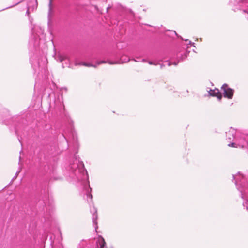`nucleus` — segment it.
<instances>
[{
    "instance_id": "393cba45",
    "label": "nucleus",
    "mask_w": 248,
    "mask_h": 248,
    "mask_svg": "<svg viewBox=\"0 0 248 248\" xmlns=\"http://www.w3.org/2000/svg\"><path fill=\"white\" fill-rule=\"evenodd\" d=\"M54 150H56V148L55 146L54 147V149H53Z\"/></svg>"
},
{
    "instance_id": "ddd939ff",
    "label": "nucleus",
    "mask_w": 248,
    "mask_h": 248,
    "mask_svg": "<svg viewBox=\"0 0 248 248\" xmlns=\"http://www.w3.org/2000/svg\"><path fill=\"white\" fill-rule=\"evenodd\" d=\"M5 117H6L5 119L2 115H0V121L2 124H4L6 125L9 124V119H10V116L9 115L8 112L5 113Z\"/></svg>"
},
{
    "instance_id": "4468645a",
    "label": "nucleus",
    "mask_w": 248,
    "mask_h": 248,
    "mask_svg": "<svg viewBox=\"0 0 248 248\" xmlns=\"http://www.w3.org/2000/svg\"><path fill=\"white\" fill-rule=\"evenodd\" d=\"M100 244V248H106V243L104 238L101 237L98 240Z\"/></svg>"
},
{
    "instance_id": "f3484780",
    "label": "nucleus",
    "mask_w": 248,
    "mask_h": 248,
    "mask_svg": "<svg viewBox=\"0 0 248 248\" xmlns=\"http://www.w3.org/2000/svg\"><path fill=\"white\" fill-rule=\"evenodd\" d=\"M129 61L130 59L127 57H124V58L122 57L120 59V61L122 63H125L129 62Z\"/></svg>"
},
{
    "instance_id": "bb28decb",
    "label": "nucleus",
    "mask_w": 248,
    "mask_h": 248,
    "mask_svg": "<svg viewBox=\"0 0 248 248\" xmlns=\"http://www.w3.org/2000/svg\"><path fill=\"white\" fill-rule=\"evenodd\" d=\"M192 46H194V43H193V44H192Z\"/></svg>"
},
{
    "instance_id": "aec40b11",
    "label": "nucleus",
    "mask_w": 248,
    "mask_h": 248,
    "mask_svg": "<svg viewBox=\"0 0 248 248\" xmlns=\"http://www.w3.org/2000/svg\"><path fill=\"white\" fill-rule=\"evenodd\" d=\"M137 59H134V61L136 62H140V58H136Z\"/></svg>"
},
{
    "instance_id": "f257e3e1",
    "label": "nucleus",
    "mask_w": 248,
    "mask_h": 248,
    "mask_svg": "<svg viewBox=\"0 0 248 248\" xmlns=\"http://www.w3.org/2000/svg\"><path fill=\"white\" fill-rule=\"evenodd\" d=\"M44 29L35 25L31 28V35L29 41L31 52L30 62L35 73L38 74L46 72L47 60L44 52L40 51V44L44 37Z\"/></svg>"
},
{
    "instance_id": "5701e85b",
    "label": "nucleus",
    "mask_w": 248,
    "mask_h": 248,
    "mask_svg": "<svg viewBox=\"0 0 248 248\" xmlns=\"http://www.w3.org/2000/svg\"><path fill=\"white\" fill-rule=\"evenodd\" d=\"M50 149H49L48 147H47V149H49V150H53L52 146V145H50Z\"/></svg>"
},
{
    "instance_id": "2eb2a0df",
    "label": "nucleus",
    "mask_w": 248,
    "mask_h": 248,
    "mask_svg": "<svg viewBox=\"0 0 248 248\" xmlns=\"http://www.w3.org/2000/svg\"><path fill=\"white\" fill-rule=\"evenodd\" d=\"M59 59L61 62H62V61L66 60H67L68 62L70 61V59L68 55L66 54L61 55L59 57Z\"/></svg>"
},
{
    "instance_id": "a211bd4d",
    "label": "nucleus",
    "mask_w": 248,
    "mask_h": 248,
    "mask_svg": "<svg viewBox=\"0 0 248 248\" xmlns=\"http://www.w3.org/2000/svg\"><path fill=\"white\" fill-rule=\"evenodd\" d=\"M169 31L170 32V33L169 35L170 36H172L174 35L177 36L178 37H180L182 39H183L181 37H179L178 35V34H177V33L175 31H170V30H169Z\"/></svg>"
},
{
    "instance_id": "1a4fd4ad",
    "label": "nucleus",
    "mask_w": 248,
    "mask_h": 248,
    "mask_svg": "<svg viewBox=\"0 0 248 248\" xmlns=\"http://www.w3.org/2000/svg\"><path fill=\"white\" fill-rule=\"evenodd\" d=\"M37 0H31L29 1L27 3V10L26 11V14L29 16L30 21L31 23H32V20H33V19L30 18V11H33L34 10L36 9L37 8Z\"/></svg>"
},
{
    "instance_id": "39448f33",
    "label": "nucleus",
    "mask_w": 248,
    "mask_h": 248,
    "mask_svg": "<svg viewBox=\"0 0 248 248\" xmlns=\"http://www.w3.org/2000/svg\"><path fill=\"white\" fill-rule=\"evenodd\" d=\"M228 145L231 147L247 148H248L247 136H242L239 138L237 137L234 142L229 143Z\"/></svg>"
},
{
    "instance_id": "412c9836",
    "label": "nucleus",
    "mask_w": 248,
    "mask_h": 248,
    "mask_svg": "<svg viewBox=\"0 0 248 248\" xmlns=\"http://www.w3.org/2000/svg\"><path fill=\"white\" fill-rule=\"evenodd\" d=\"M148 63H149V64H151V65H152V64H155L154 63H153V62H152V61H149V62H148Z\"/></svg>"
},
{
    "instance_id": "f8f14e48",
    "label": "nucleus",
    "mask_w": 248,
    "mask_h": 248,
    "mask_svg": "<svg viewBox=\"0 0 248 248\" xmlns=\"http://www.w3.org/2000/svg\"><path fill=\"white\" fill-rule=\"evenodd\" d=\"M209 93L211 96L217 97L219 101H220L222 99V95L217 88H215L214 90H210Z\"/></svg>"
},
{
    "instance_id": "dca6fc26",
    "label": "nucleus",
    "mask_w": 248,
    "mask_h": 248,
    "mask_svg": "<svg viewBox=\"0 0 248 248\" xmlns=\"http://www.w3.org/2000/svg\"><path fill=\"white\" fill-rule=\"evenodd\" d=\"M49 10H48V17L50 16L51 15V12L52 10V2L53 0H49Z\"/></svg>"
},
{
    "instance_id": "cd10ccee",
    "label": "nucleus",
    "mask_w": 248,
    "mask_h": 248,
    "mask_svg": "<svg viewBox=\"0 0 248 248\" xmlns=\"http://www.w3.org/2000/svg\"><path fill=\"white\" fill-rule=\"evenodd\" d=\"M109 7H107V11L108 10Z\"/></svg>"
},
{
    "instance_id": "4be33fe9",
    "label": "nucleus",
    "mask_w": 248,
    "mask_h": 248,
    "mask_svg": "<svg viewBox=\"0 0 248 248\" xmlns=\"http://www.w3.org/2000/svg\"><path fill=\"white\" fill-rule=\"evenodd\" d=\"M18 3H16L15 5H12V6H9V7H7V8H6V9H7V8H11V7H13V6H15V5H17Z\"/></svg>"
},
{
    "instance_id": "b1692460",
    "label": "nucleus",
    "mask_w": 248,
    "mask_h": 248,
    "mask_svg": "<svg viewBox=\"0 0 248 248\" xmlns=\"http://www.w3.org/2000/svg\"><path fill=\"white\" fill-rule=\"evenodd\" d=\"M142 62H146V60L144 59H142Z\"/></svg>"
},
{
    "instance_id": "6ab92c4d",
    "label": "nucleus",
    "mask_w": 248,
    "mask_h": 248,
    "mask_svg": "<svg viewBox=\"0 0 248 248\" xmlns=\"http://www.w3.org/2000/svg\"><path fill=\"white\" fill-rule=\"evenodd\" d=\"M185 41L188 42V43L187 44V47L189 48V45H192L191 41L189 40L188 39H186V40H185Z\"/></svg>"
},
{
    "instance_id": "9b49d317",
    "label": "nucleus",
    "mask_w": 248,
    "mask_h": 248,
    "mask_svg": "<svg viewBox=\"0 0 248 248\" xmlns=\"http://www.w3.org/2000/svg\"><path fill=\"white\" fill-rule=\"evenodd\" d=\"M108 63L110 64H114L117 63V62H111V61H106L103 60V61H97L96 65H93L90 63H85V62L78 63L77 62H75V65H85V66H88V67H90V66L96 67V65H98L99 64H103V63Z\"/></svg>"
},
{
    "instance_id": "6e6552de",
    "label": "nucleus",
    "mask_w": 248,
    "mask_h": 248,
    "mask_svg": "<svg viewBox=\"0 0 248 248\" xmlns=\"http://www.w3.org/2000/svg\"><path fill=\"white\" fill-rule=\"evenodd\" d=\"M221 90L223 91V96L229 99H231L233 98L234 90L230 88L228 85L224 83L221 87Z\"/></svg>"
},
{
    "instance_id": "0eeeda50",
    "label": "nucleus",
    "mask_w": 248,
    "mask_h": 248,
    "mask_svg": "<svg viewBox=\"0 0 248 248\" xmlns=\"http://www.w3.org/2000/svg\"><path fill=\"white\" fill-rule=\"evenodd\" d=\"M188 53L189 52H186L183 54H177L176 56L177 61L175 60V57H171L170 59V61H167L166 62H165V63L168 66H170L172 64L177 65L179 62L183 61L184 59L187 57Z\"/></svg>"
},
{
    "instance_id": "a878e982",
    "label": "nucleus",
    "mask_w": 248,
    "mask_h": 248,
    "mask_svg": "<svg viewBox=\"0 0 248 248\" xmlns=\"http://www.w3.org/2000/svg\"><path fill=\"white\" fill-rule=\"evenodd\" d=\"M46 89H45V93H46Z\"/></svg>"
},
{
    "instance_id": "423d86ee",
    "label": "nucleus",
    "mask_w": 248,
    "mask_h": 248,
    "mask_svg": "<svg viewBox=\"0 0 248 248\" xmlns=\"http://www.w3.org/2000/svg\"><path fill=\"white\" fill-rule=\"evenodd\" d=\"M26 120L24 118L20 119L16 124L15 127V131L16 134L18 137V139L19 142L21 143V139L22 134L24 135V131L27 128L26 125L25 124V122Z\"/></svg>"
},
{
    "instance_id": "f03ea898",
    "label": "nucleus",
    "mask_w": 248,
    "mask_h": 248,
    "mask_svg": "<svg viewBox=\"0 0 248 248\" xmlns=\"http://www.w3.org/2000/svg\"><path fill=\"white\" fill-rule=\"evenodd\" d=\"M66 136L62 134V140L58 145V149L61 151H64L70 149L72 150L71 154L76 155L78 153L79 144L77 133L74 128L71 127L66 133Z\"/></svg>"
},
{
    "instance_id": "9d476101",
    "label": "nucleus",
    "mask_w": 248,
    "mask_h": 248,
    "mask_svg": "<svg viewBox=\"0 0 248 248\" xmlns=\"http://www.w3.org/2000/svg\"><path fill=\"white\" fill-rule=\"evenodd\" d=\"M236 130L232 128L231 127L228 132H226V140L228 142H233V141H235V139L237 138L236 137Z\"/></svg>"
},
{
    "instance_id": "7ed1b4c3",
    "label": "nucleus",
    "mask_w": 248,
    "mask_h": 248,
    "mask_svg": "<svg viewBox=\"0 0 248 248\" xmlns=\"http://www.w3.org/2000/svg\"><path fill=\"white\" fill-rule=\"evenodd\" d=\"M229 5L233 11L242 10L248 14V0H230Z\"/></svg>"
},
{
    "instance_id": "20e7f679",
    "label": "nucleus",
    "mask_w": 248,
    "mask_h": 248,
    "mask_svg": "<svg viewBox=\"0 0 248 248\" xmlns=\"http://www.w3.org/2000/svg\"><path fill=\"white\" fill-rule=\"evenodd\" d=\"M48 97L50 99L49 103L50 107L58 108L59 109H61L63 107L62 93L61 95H58L56 98L54 92L51 91L50 93H48Z\"/></svg>"
}]
</instances>
